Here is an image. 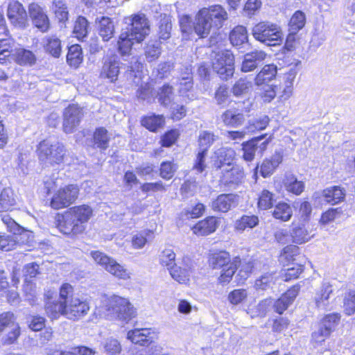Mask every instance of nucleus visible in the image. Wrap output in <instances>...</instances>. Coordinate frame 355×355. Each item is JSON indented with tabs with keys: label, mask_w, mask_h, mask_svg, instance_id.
I'll list each match as a JSON object with an SVG mask.
<instances>
[{
	"label": "nucleus",
	"mask_w": 355,
	"mask_h": 355,
	"mask_svg": "<svg viewBox=\"0 0 355 355\" xmlns=\"http://www.w3.org/2000/svg\"><path fill=\"white\" fill-rule=\"evenodd\" d=\"M209 266L213 268H223L232 264L230 254L226 251L211 252L209 256Z\"/></svg>",
	"instance_id": "nucleus-29"
},
{
	"label": "nucleus",
	"mask_w": 355,
	"mask_h": 355,
	"mask_svg": "<svg viewBox=\"0 0 355 355\" xmlns=\"http://www.w3.org/2000/svg\"><path fill=\"white\" fill-rule=\"evenodd\" d=\"M269 121V117L264 115L259 119L249 121L248 124L245 127V130L250 133L264 130L268 125Z\"/></svg>",
	"instance_id": "nucleus-48"
},
{
	"label": "nucleus",
	"mask_w": 355,
	"mask_h": 355,
	"mask_svg": "<svg viewBox=\"0 0 355 355\" xmlns=\"http://www.w3.org/2000/svg\"><path fill=\"white\" fill-rule=\"evenodd\" d=\"M274 202V194L268 190H263L259 198L258 207L261 209L266 210L272 207Z\"/></svg>",
	"instance_id": "nucleus-61"
},
{
	"label": "nucleus",
	"mask_w": 355,
	"mask_h": 355,
	"mask_svg": "<svg viewBox=\"0 0 355 355\" xmlns=\"http://www.w3.org/2000/svg\"><path fill=\"white\" fill-rule=\"evenodd\" d=\"M169 272L172 278L180 284L187 283L192 273L191 268L186 266H176V264L169 270Z\"/></svg>",
	"instance_id": "nucleus-33"
},
{
	"label": "nucleus",
	"mask_w": 355,
	"mask_h": 355,
	"mask_svg": "<svg viewBox=\"0 0 355 355\" xmlns=\"http://www.w3.org/2000/svg\"><path fill=\"white\" fill-rule=\"evenodd\" d=\"M130 28L123 30L117 42L119 53L121 56L129 55L135 42L139 43L149 34L148 21L144 15H137L125 19Z\"/></svg>",
	"instance_id": "nucleus-2"
},
{
	"label": "nucleus",
	"mask_w": 355,
	"mask_h": 355,
	"mask_svg": "<svg viewBox=\"0 0 355 355\" xmlns=\"http://www.w3.org/2000/svg\"><path fill=\"white\" fill-rule=\"evenodd\" d=\"M165 119L163 115L154 114L144 116L141 121V125L151 132H155L159 128H162Z\"/></svg>",
	"instance_id": "nucleus-36"
},
{
	"label": "nucleus",
	"mask_w": 355,
	"mask_h": 355,
	"mask_svg": "<svg viewBox=\"0 0 355 355\" xmlns=\"http://www.w3.org/2000/svg\"><path fill=\"white\" fill-rule=\"evenodd\" d=\"M293 241L297 244H302L309 241L312 237L304 225L295 227L291 232Z\"/></svg>",
	"instance_id": "nucleus-50"
},
{
	"label": "nucleus",
	"mask_w": 355,
	"mask_h": 355,
	"mask_svg": "<svg viewBox=\"0 0 355 355\" xmlns=\"http://www.w3.org/2000/svg\"><path fill=\"white\" fill-rule=\"evenodd\" d=\"M15 49V44L12 39H0V62L7 58H12Z\"/></svg>",
	"instance_id": "nucleus-41"
},
{
	"label": "nucleus",
	"mask_w": 355,
	"mask_h": 355,
	"mask_svg": "<svg viewBox=\"0 0 355 355\" xmlns=\"http://www.w3.org/2000/svg\"><path fill=\"white\" fill-rule=\"evenodd\" d=\"M230 97L229 88L225 85H220L215 92L214 99L218 105L227 103Z\"/></svg>",
	"instance_id": "nucleus-63"
},
{
	"label": "nucleus",
	"mask_w": 355,
	"mask_h": 355,
	"mask_svg": "<svg viewBox=\"0 0 355 355\" xmlns=\"http://www.w3.org/2000/svg\"><path fill=\"white\" fill-rule=\"evenodd\" d=\"M220 171L222 174L220 179L221 184L230 188H234L239 184L244 177L243 170L238 166H230L228 168H224Z\"/></svg>",
	"instance_id": "nucleus-16"
},
{
	"label": "nucleus",
	"mask_w": 355,
	"mask_h": 355,
	"mask_svg": "<svg viewBox=\"0 0 355 355\" xmlns=\"http://www.w3.org/2000/svg\"><path fill=\"white\" fill-rule=\"evenodd\" d=\"M73 34L78 40H83L88 33V21L84 17H78L73 28Z\"/></svg>",
	"instance_id": "nucleus-52"
},
{
	"label": "nucleus",
	"mask_w": 355,
	"mask_h": 355,
	"mask_svg": "<svg viewBox=\"0 0 355 355\" xmlns=\"http://www.w3.org/2000/svg\"><path fill=\"white\" fill-rule=\"evenodd\" d=\"M300 289L299 285H295L284 293L275 302V311L279 314H282L293 304L299 293Z\"/></svg>",
	"instance_id": "nucleus-20"
},
{
	"label": "nucleus",
	"mask_w": 355,
	"mask_h": 355,
	"mask_svg": "<svg viewBox=\"0 0 355 355\" xmlns=\"http://www.w3.org/2000/svg\"><path fill=\"white\" fill-rule=\"evenodd\" d=\"M2 222L7 226L8 230L13 233L11 236H15L19 239V243L28 241L31 233L20 227L12 218L5 214L1 217Z\"/></svg>",
	"instance_id": "nucleus-23"
},
{
	"label": "nucleus",
	"mask_w": 355,
	"mask_h": 355,
	"mask_svg": "<svg viewBox=\"0 0 355 355\" xmlns=\"http://www.w3.org/2000/svg\"><path fill=\"white\" fill-rule=\"evenodd\" d=\"M217 139L218 137L214 135V133L206 130L202 131L198 137V142L200 149H206V152H207L208 148Z\"/></svg>",
	"instance_id": "nucleus-59"
},
{
	"label": "nucleus",
	"mask_w": 355,
	"mask_h": 355,
	"mask_svg": "<svg viewBox=\"0 0 355 355\" xmlns=\"http://www.w3.org/2000/svg\"><path fill=\"white\" fill-rule=\"evenodd\" d=\"M12 59L20 65L33 64L36 58L34 53L23 48L15 49Z\"/></svg>",
	"instance_id": "nucleus-35"
},
{
	"label": "nucleus",
	"mask_w": 355,
	"mask_h": 355,
	"mask_svg": "<svg viewBox=\"0 0 355 355\" xmlns=\"http://www.w3.org/2000/svg\"><path fill=\"white\" fill-rule=\"evenodd\" d=\"M7 15L10 23L15 27L25 28L27 26L28 15L23 5L19 2H10Z\"/></svg>",
	"instance_id": "nucleus-13"
},
{
	"label": "nucleus",
	"mask_w": 355,
	"mask_h": 355,
	"mask_svg": "<svg viewBox=\"0 0 355 355\" xmlns=\"http://www.w3.org/2000/svg\"><path fill=\"white\" fill-rule=\"evenodd\" d=\"M235 152L232 148H220L214 153L213 157V167L216 171L228 168L232 166Z\"/></svg>",
	"instance_id": "nucleus-17"
},
{
	"label": "nucleus",
	"mask_w": 355,
	"mask_h": 355,
	"mask_svg": "<svg viewBox=\"0 0 355 355\" xmlns=\"http://www.w3.org/2000/svg\"><path fill=\"white\" fill-rule=\"evenodd\" d=\"M152 231L146 230L141 231L132 237V245L135 249L143 248L148 241V238L152 235Z\"/></svg>",
	"instance_id": "nucleus-58"
},
{
	"label": "nucleus",
	"mask_w": 355,
	"mask_h": 355,
	"mask_svg": "<svg viewBox=\"0 0 355 355\" xmlns=\"http://www.w3.org/2000/svg\"><path fill=\"white\" fill-rule=\"evenodd\" d=\"M283 184L285 189L295 195H300L304 190L305 184L302 181L297 180L292 173H286L283 179Z\"/></svg>",
	"instance_id": "nucleus-27"
},
{
	"label": "nucleus",
	"mask_w": 355,
	"mask_h": 355,
	"mask_svg": "<svg viewBox=\"0 0 355 355\" xmlns=\"http://www.w3.org/2000/svg\"><path fill=\"white\" fill-rule=\"evenodd\" d=\"M79 189L76 184H69L60 189L53 196L50 205L54 209H60L73 204L78 197Z\"/></svg>",
	"instance_id": "nucleus-10"
},
{
	"label": "nucleus",
	"mask_w": 355,
	"mask_h": 355,
	"mask_svg": "<svg viewBox=\"0 0 355 355\" xmlns=\"http://www.w3.org/2000/svg\"><path fill=\"white\" fill-rule=\"evenodd\" d=\"M159 263L166 267L169 270L173 266L175 265V254L171 248H166L162 250L159 257Z\"/></svg>",
	"instance_id": "nucleus-55"
},
{
	"label": "nucleus",
	"mask_w": 355,
	"mask_h": 355,
	"mask_svg": "<svg viewBox=\"0 0 355 355\" xmlns=\"http://www.w3.org/2000/svg\"><path fill=\"white\" fill-rule=\"evenodd\" d=\"M277 69L274 64L265 65L258 73L254 78L255 85H262V84H269L277 75Z\"/></svg>",
	"instance_id": "nucleus-30"
},
{
	"label": "nucleus",
	"mask_w": 355,
	"mask_h": 355,
	"mask_svg": "<svg viewBox=\"0 0 355 355\" xmlns=\"http://www.w3.org/2000/svg\"><path fill=\"white\" fill-rule=\"evenodd\" d=\"M37 152L40 161L46 166L60 164L66 154L64 145L51 139H44L40 142Z\"/></svg>",
	"instance_id": "nucleus-6"
},
{
	"label": "nucleus",
	"mask_w": 355,
	"mask_h": 355,
	"mask_svg": "<svg viewBox=\"0 0 355 355\" xmlns=\"http://www.w3.org/2000/svg\"><path fill=\"white\" fill-rule=\"evenodd\" d=\"M266 53L263 51L256 50L244 55L241 64L243 72H250L254 70L266 59Z\"/></svg>",
	"instance_id": "nucleus-21"
},
{
	"label": "nucleus",
	"mask_w": 355,
	"mask_h": 355,
	"mask_svg": "<svg viewBox=\"0 0 355 355\" xmlns=\"http://www.w3.org/2000/svg\"><path fill=\"white\" fill-rule=\"evenodd\" d=\"M297 74V69L295 68H292L284 75L285 87L283 91V96L285 98H289L292 94L293 82Z\"/></svg>",
	"instance_id": "nucleus-54"
},
{
	"label": "nucleus",
	"mask_w": 355,
	"mask_h": 355,
	"mask_svg": "<svg viewBox=\"0 0 355 355\" xmlns=\"http://www.w3.org/2000/svg\"><path fill=\"white\" fill-rule=\"evenodd\" d=\"M29 16L33 25L40 31L46 32L50 26L49 19L44 9L37 3H32L28 6Z\"/></svg>",
	"instance_id": "nucleus-15"
},
{
	"label": "nucleus",
	"mask_w": 355,
	"mask_h": 355,
	"mask_svg": "<svg viewBox=\"0 0 355 355\" xmlns=\"http://www.w3.org/2000/svg\"><path fill=\"white\" fill-rule=\"evenodd\" d=\"M120 60L116 55L105 56L103 59L100 78L107 79L110 83H115L120 73Z\"/></svg>",
	"instance_id": "nucleus-11"
},
{
	"label": "nucleus",
	"mask_w": 355,
	"mask_h": 355,
	"mask_svg": "<svg viewBox=\"0 0 355 355\" xmlns=\"http://www.w3.org/2000/svg\"><path fill=\"white\" fill-rule=\"evenodd\" d=\"M306 15L301 10L295 11L288 22V31L298 33L306 24Z\"/></svg>",
	"instance_id": "nucleus-37"
},
{
	"label": "nucleus",
	"mask_w": 355,
	"mask_h": 355,
	"mask_svg": "<svg viewBox=\"0 0 355 355\" xmlns=\"http://www.w3.org/2000/svg\"><path fill=\"white\" fill-rule=\"evenodd\" d=\"M277 280L276 272H266L255 281L257 290L265 291L272 287Z\"/></svg>",
	"instance_id": "nucleus-40"
},
{
	"label": "nucleus",
	"mask_w": 355,
	"mask_h": 355,
	"mask_svg": "<svg viewBox=\"0 0 355 355\" xmlns=\"http://www.w3.org/2000/svg\"><path fill=\"white\" fill-rule=\"evenodd\" d=\"M173 87L169 85H164L159 88L157 93V98L159 102L164 106H168L173 99Z\"/></svg>",
	"instance_id": "nucleus-56"
},
{
	"label": "nucleus",
	"mask_w": 355,
	"mask_h": 355,
	"mask_svg": "<svg viewBox=\"0 0 355 355\" xmlns=\"http://www.w3.org/2000/svg\"><path fill=\"white\" fill-rule=\"evenodd\" d=\"M340 320L337 313H332L326 315L320 323V327L329 331V334L334 329Z\"/></svg>",
	"instance_id": "nucleus-64"
},
{
	"label": "nucleus",
	"mask_w": 355,
	"mask_h": 355,
	"mask_svg": "<svg viewBox=\"0 0 355 355\" xmlns=\"http://www.w3.org/2000/svg\"><path fill=\"white\" fill-rule=\"evenodd\" d=\"M53 10L55 17L60 22H64L68 20L69 12L67 7L62 0H54L53 2Z\"/></svg>",
	"instance_id": "nucleus-53"
},
{
	"label": "nucleus",
	"mask_w": 355,
	"mask_h": 355,
	"mask_svg": "<svg viewBox=\"0 0 355 355\" xmlns=\"http://www.w3.org/2000/svg\"><path fill=\"white\" fill-rule=\"evenodd\" d=\"M187 76H182L179 79L178 92L180 96L187 98L189 101H193L196 98L193 93V76L191 68L187 69Z\"/></svg>",
	"instance_id": "nucleus-22"
},
{
	"label": "nucleus",
	"mask_w": 355,
	"mask_h": 355,
	"mask_svg": "<svg viewBox=\"0 0 355 355\" xmlns=\"http://www.w3.org/2000/svg\"><path fill=\"white\" fill-rule=\"evenodd\" d=\"M221 119L225 125L232 128H237L241 125L245 121L243 113L231 109L223 112L221 115Z\"/></svg>",
	"instance_id": "nucleus-32"
},
{
	"label": "nucleus",
	"mask_w": 355,
	"mask_h": 355,
	"mask_svg": "<svg viewBox=\"0 0 355 355\" xmlns=\"http://www.w3.org/2000/svg\"><path fill=\"white\" fill-rule=\"evenodd\" d=\"M259 224V218L254 215H245L236 222V228L238 230L243 231L246 228L252 229Z\"/></svg>",
	"instance_id": "nucleus-51"
},
{
	"label": "nucleus",
	"mask_w": 355,
	"mask_h": 355,
	"mask_svg": "<svg viewBox=\"0 0 355 355\" xmlns=\"http://www.w3.org/2000/svg\"><path fill=\"white\" fill-rule=\"evenodd\" d=\"M272 303V300L270 298L263 300L254 307L249 309L248 313L251 318L264 317Z\"/></svg>",
	"instance_id": "nucleus-49"
},
{
	"label": "nucleus",
	"mask_w": 355,
	"mask_h": 355,
	"mask_svg": "<svg viewBox=\"0 0 355 355\" xmlns=\"http://www.w3.org/2000/svg\"><path fill=\"white\" fill-rule=\"evenodd\" d=\"M101 309L105 316L127 323L136 315V309L130 300L117 295L105 296Z\"/></svg>",
	"instance_id": "nucleus-4"
},
{
	"label": "nucleus",
	"mask_w": 355,
	"mask_h": 355,
	"mask_svg": "<svg viewBox=\"0 0 355 355\" xmlns=\"http://www.w3.org/2000/svg\"><path fill=\"white\" fill-rule=\"evenodd\" d=\"M257 94L266 103H270L275 98L277 94L276 87L270 84H262V85H255Z\"/></svg>",
	"instance_id": "nucleus-39"
},
{
	"label": "nucleus",
	"mask_w": 355,
	"mask_h": 355,
	"mask_svg": "<svg viewBox=\"0 0 355 355\" xmlns=\"http://www.w3.org/2000/svg\"><path fill=\"white\" fill-rule=\"evenodd\" d=\"M273 216L282 221H288L293 215L292 208L286 202L278 203L272 212Z\"/></svg>",
	"instance_id": "nucleus-44"
},
{
	"label": "nucleus",
	"mask_w": 355,
	"mask_h": 355,
	"mask_svg": "<svg viewBox=\"0 0 355 355\" xmlns=\"http://www.w3.org/2000/svg\"><path fill=\"white\" fill-rule=\"evenodd\" d=\"M253 37L267 46H277L283 40L282 28L277 24L268 21L256 24L252 29Z\"/></svg>",
	"instance_id": "nucleus-7"
},
{
	"label": "nucleus",
	"mask_w": 355,
	"mask_h": 355,
	"mask_svg": "<svg viewBox=\"0 0 355 355\" xmlns=\"http://www.w3.org/2000/svg\"><path fill=\"white\" fill-rule=\"evenodd\" d=\"M346 196L345 189L340 186H333L324 189L322 198L327 203L336 205L344 200Z\"/></svg>",
	"instance_id": "nucleus-24"
},
{
	"label": "nucleus",
	"mask_w": 355,
	"mask_h": 355,
	"mask_svg": "<svg viewBox=\"0 0 355 355\" xmlns=\"http://www.w3.org/2000/svg\"><path fill=\"white\" fill-rule=\"evenodd\" d=\"M266 135H263L243 143V158L245 161L251 162L254 159L255 153L258 150V144L261 140H263L266 137Z\"/></svg>",
	"instance_id": "nucleus-31"
},
{
	"label": "nucleus",
	"mask_w": 355,
	"mask_h": 355,
	"mask_svg": "<svg viewBox=\"0 0 355 355\" xmlns=\"http://www.w3.org/2000/svg\"><path fill=\"white\" fill-rule=\"evenodd\" d=\"M212 67L223 80H228L234 71V57L228 50L213 51L211 55Z\"/></svg>",
	"instance_id": "nucleus-8"
},
{
	"label": "nucleus",
	"mask_w": 355,
	"mask_h": 355,
	"mask_svg": "<svg viewBox=\"0 0 355 355\" xmlns=\"http://www.w3.org/2000/svg\"><path fill=\"white\" fill-rule=\"evenodd\" d=\"M240 263V259L236 257L232 262V264L229 265L226 268H223L222 272L220 277H218V282L223 284H228L231 281L232 276L235 273L237 269L238 264H239Z\"/></svg>",
	"instance_id": "nucleus-47"
},
{
	"label": "nucleus",
	"mask_w": 355,
	"mask_h": 355,
	"mask_svg": "<svg viewBox=\"0 0 355 355\" xmlns=\"http://www.w3.org/2000/svg\"><path fill=\"white\" fill-rule=\"evenodd\" d=\"M172 29L171 20L169 16L161 15V19L159 23L158 35L160 40H166L171 37Z\"/></svg>",
	"instance_id": "nucleus-46"
},
{
	"label": "nucleus",
	"mask_w": 355,
	"mask_h": 355,
	"mask_svg": "<svg viewBox=\"0 0 355 355\" xmlns=\"http://www.w3.org/2000/svg\"><path fill=\"white\" fill-rule=\"evenodd\" d=\"M110 137L104 128H97L94 133V145L101 149L105 150L109 146Z\"/></svg>",
	"instance_id": "nucleus-45"
},
{
	"label": "nucleus",
	"mask_w": 355,
	"mask_h": 355,
	"mask_svg": "<svg viewBox=\"0 0 355 355\" xmlns=\"http://www.w3.org/2000/svg\"><path fill=\"white\" fill-rule=\"evenodd\" d=\"M218 225L216 218L210 216L196 224L193 227V232L198 236H206L215 232Z\"/></svg>",
	"instance_id": "nucleus-26"
},
{
	"label": "nucleus",
	"mask_w": 355,
	"mask_h": 355,
	"mask_svg": "<svg viewBox=\"0 0 355 355\" xmlns=\"http://www.w3.org/2000/svg\"><path fill=\"white\" fill-rule=\"evenodd\" d=\"M238 204L236 195L220 194L216 199L211 201V207L215 211L226 213L232 208L235 207Z\"/></svg>",
	"instance_id": "nucleus-19"
},
{
	"label": "nucleus",
	"mask_w": 355,
	"mask_h": 355,
	"mask_svg": "<svg viewBox=\"0 0 355 355\" xmlns=\"http://www.w3.org/2000/svg\"><path fill=\"white\" fill-rule=\"evenodd\" d=\"M283 153L282 151H275L270 159L263 160L261 165L260 173L263 178H267L272 174L275 170L282 163Z\"/></svg>",
	"instance_id": "nucleus-25"
},
{
	"label": "nucleus",
	"mask_w": 355,
	"mask_h": 355,
	"mask_svg": "<svg viewBox=\"0 0 355 355\" xmlns=\"http://www.w3.org/2000/svg\"><path fill=\"white\" fill-rule=\"evenodd\" d=\"M162 53L161 42L158 40H150L144 48L146 61L151 62L157 60Z\"/></svg>",
	"instance_id": "nucleus-34"
},
{
	"label": "nucleus",
	"mask_w": 355,
	"mask_h": 355,
	"mask_svg": "<svg viewBox=\"0 0 355 355\" xmlns=\"http://www.w3.org/2000/svg\"><path fill=\"white\" fill-rule=\"evenodd\" d=\"M83 116V111L77 105H70L63 112V130L71 133L79 125Z\"/></svg>",
	"instance_id": "nucleus-12"
},
{
	"label": "nucleus",
	"mask_w": 355,
	"mask_h": 355,
	"mask_svg": "<svg viewBox=\"0 0 355 355\" xmlns=\"http://www.w3.org/2000/svg\"><path fill=\"white\" fill-rule=\"evenodd\" d=\"M127 338L135 344L148 346L156 338V334L151 329H135L128 332Z\"/></svg>",
	"instance_id": "nucleus-18"
},
{
	"label": "nucleus",
	"mask_w": 355,
	"mask_h": 355,
	"mask_svg": "<svg viewBox=\"0 0 355 355\" xmlns=\"http://www.w3.org/2000/svg\"><path fill=\"white\" fill-rule=\"evenodd\" d=\"M335 288L328 281H324L313 296V302L319 309L325 310L330 304V299L334 295Z\"/></svg>",
	"instance_id": "nucleus-14"
},
{
	"label": "nucleus",
	"mask_w": 355,
	"mask_h": 355,
	"mask_svg": "<svg viewBox=\"0 0 355 355\" xmlns=\"http://www.w3.org/2000/svg\"><path fill=\"white\" fill-rule=\"evenodd\" d=\"M93 215L92 208L87 205L73 206L56 216V225L64 234L77 235L83 233Z\"/></svg>",
	"instance_id": "nucleus-1"
},
{
	"label": "nucleus",
	"mask_w": 355,
	"mask_h": 355,
	"mask_svg": "<svg viewBox=\"0 0 355 355\" xmlns=\"http://www.w3.org/2000/svg\"><path fill=\"white\" fill-rule=\"evenodd\" d=\"M251 87V83L245 78L238 80L232 88V92L236 97L247 94Z\"/></svg>",
	"instance_id": "nucleus-60"
},
{
	"label": "nucleus",
	"mask_w": 355,
	"mask_h": 355,
	"mask_svg": "<svg viewBox=\"0 0 355 355\" xmlns=\"http://www.w3.org/2000/svg\"><path fill=\"white\" fill-rule=\"evenodd\" d=\"M89 304L86 300L78 297H71L70 301L64 305L48 304L46 312L52 319L58 318L60 315L71 320H78L85 316L89 311Z\"/></svg>",
	"instance_id": "nucleus-5"
},
{
	"label": "nucleus",
	"mask_w": 355,
	"mask_h": 355,
	"mask_svg": "<svg viewBox=\"0 0 355 355\" xmlns=\"http://www.w3.org/2000/svg\"><path fill=\"white\" fill-rule=\"evenodd\" d=\"M73 288L72 286L68 283L63 284L60 288L59 299L56 302L49 301L46 303L48 304H62L64 305L70 301L71 297H76L73 295Z\"/></svg>",
	"instance_id": "nucleus-43"
},
{
	"label": "nucleus",
	"mask_w": 355,
	"mask_h": 355,
	"mask_svg": "<svg viewBox=\"0 0 355 355\" xmlns=\"http://www.w3.org/2000/svg\"><path fill=\"white\" fill-rule=\"evenodd\" d=\"M228 19V14L220 5L200 10L196 16L194 31L200 37H206L211 29L220 28Z\"/></svg>",
	"instance_id": "nucleus-3"
},
{
	"label": "nucleus",
	"mask_w": 355,
	"mask_h": 355,
	"mask_svg": "<svg viewBox=\"0 0 355 355\" xmlns=\"http://www.w3.org/2000/svg\"><path fill=\"white\" fill-rule=\"evenodd\" d=\"M248 38V31L243 26H236L230 35V40L233 46H240L247 42Z\"/></svg>",
	"instance_id": "nucleus-38"
},
{
	"label": "nucleus",
	"mask_w": 355,
	"mask_h": 355,
	"mask_svg": "<svg viewBox=\"0 0 355 355\" xmlns=\"http://www.w3.org/2000/svg\"><path fill=\"white\" fill-rule=\"evenodd\" d=\"M67 61L69 65L75 68L83 62L82 49L80 45L75 44L69 48Z\"/></svg>",
	"instance_id": "nucleus-42"
},
{
	"label": "nucleus",
	"mask_w": 355,
	"mask_h": 355,
	"mask_svg": "<svg viewBox=\"0 0 355 355\" xmlns=\"http://www.w3.org/2000/svg\"><path fill=\"white\" fill-rule=\"evenodd\" d=\"M96 22L98 23L100 36L104 41L110 40L114 33V26L112 19L107 17H101L96 18Z\"/></svg>",
	"instance_id": "nucleus-28"
},
{
	"label": "nucleus",
	"mask_w": 355,
	"mask_h": 355,
	"mask_svg": "<svg viewBox=\"0 0 355 355\" xmlns=\"http://www.w3.org/2000/svg\"><path fill=\"white\" fill-rule=\"evenodd\" d=\"M91 256L96 263L118 279L127 281L131 279L132 273L114 259L99 251L92 252Z\"/></svg>",
	"instance_id": "nucleus-9"
},
{
	"label": "nucleus",
	"mask_w": 355,
	"mask_h": 355,
	"mask_svg": "<svg viewBox=\"0 0 355 355\" xmlns=\"http://www.w3.org/2000/svg\"><path fill=\"white\" fill-rule=\"evenodd\" d=\"M45 49L53 57L58 58L62 51L60 40L54 36L48 37L46 39Z\"/></svg>",
	"instance_id": "nucleus-57"
},
{
	"label": "nucleus",
	"mask_w": 355,
	"mask_h": 355,
	"mask_svg": "<svg viewBox=\"0 0 355 355\" xmlns=\"http://www.w3.org/2000/svg\"><path fill=\"white\" fill-rule=\"evenodd\" d=\"M19 239L15 236L2 235L0 234V250L10 251L15 248Z\"/></svg>",
	"instance_id": "nucleus-62"
}]
</instances>
